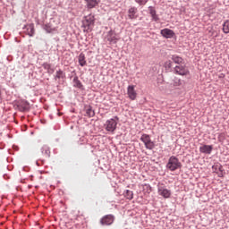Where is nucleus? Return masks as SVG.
<instances>
[{
    "label": "nucleus",
    "mask_w": 229,
    "mask_h": 229,
    "mask_svg": "<svg viewBox=\"0 0 229 229\" xmlns=\"http://www.w3.org/2000/svg\"><path fill=\"white\" fill-rule=\"evenodd\" d=\"M47 33H53L55 31V29H46Z\"/></svg>",
    "instance_id": "28"
},
{
    "label": "nucleus",
    "mask_w": 229,
    "mask_h": 229,
    "mask_svg": "<svg viewBox=\"0 0 229 229\" xmlns=\"http://www.w3.org/2000/svg\"><path fill=\"white\" fill-rule=\"evenodd\" d=\"M161 35L165 38H173L174 37V31L170 29H164L161 30Z\"/></svg>",
    "instance_id": "12"
},
{
    "label": "nucleus",
    "mask_w": 229,
    "mask_h": 229,
    "mask_svg": "<svg viewBox=\"0 0 229 229\" xmlns=\"http://www.w3.org/2000/svg\"><path fill=\"white\" fill-rule=\"evenodd\" d=\"M157 192H158L159 196H162L165 199L171 198V190H167V188H165V186H164V185L158 186Z\"/></svg>",
    "instance_id": "5"
},
{
    "label": "nucleus",
    "mask_w": 229,
    "mask_h": 229,
    "mask_svg": "<svg viewBox=\"0 0 229 229\" xmlns=\"http://www.w3.org/2000/svg\"><path fill=\"white\" fill-rule=\"evenodd\" d=\"M129 19H137V8L131 7L128 11Z\"/></svg>",
    "instance_id": "14"
},
{
    "label": "nucleus",
    "mask_w": 229,
    "mask_h": 229,
    "mask_svg": "<svg viewBox=\"0 0 229 229\" xmlns=\"http://www.w3.org/2000/svg\"><path fill=\"white\" fill-rule=\"evenodd\" d=\"M18 108L20 112H30V102L26 100H21L18 105Z\"/></svg>",
    "instance_id": "10"
},
{
    "label": "nucleus",
    "mask_w": 229,
    "mask_h": 229,
    "mask_svg": "<svg viewBox=\"0 0 229 229\" xmlns=\"http://www.w3.org/2000/svg\"><path fill=\"white\" fill-rule=\"evenodd\" d=\"M106 40H107L109 44H115L116 42H119V38H117V34H115L114 30H110L106 36Z\"/></svg>",
    "instance_id": "7"
},
{
    "label": "nucleus",
    "mask_w": 229,
    "mask_h": 229,
    "mask_svg": "<svg viewBox=\"0 0 229 229\" xmlns=\"http://www.w3.org/2000/svg\"><path fill=\"white\" fill-rule=\"evenodd\" d=\"M41 149L44 158H49V157H51V150H49V147L43 146Z\"/></svg>",
    "instance_id": "16"
},
{
    "label": "nucleus",
    "mask_w": 229,
    "mask_h": 229,
    "mask_svg": "<svg viewBox=\"0 0 229 229\" xmlns=\"http://www.w3.org/2000/svg\"><path fill=\"white\" fill-rule=\"evenodd\" d=\"M172 60L174 62V64H182L183 62V59L177 55H173Z\"/></svg>",
    "instance_id": "21"
},
{
    "label": "nucleus",
    "mask_w": 229,
    "mask_h": 229,
    "mask_svg": "<svg viewBox=\"0 0 229 229\" xmlns=\"http://www.w3.org/2000/svg\"><path fill=\"white\" fill-rule=\"evenodd\" d=\"M181 168L182 163L180 162V159L174 156L170 157L168 163L166 164V169H169V171H176V169Z\"/></svg>",
    "instance_id": "2"
},
{
    "label": "nucleus",
    "mask_w": 229,
    "mask_h": 229,
    "mask_svg": "<svg viewBox=\"0 0 229 229\" xmlns=\"http://www.w3.org/2000/svg\"><path fill=\"white\" fill-rule=\"evenodd\" d=\"M86 3L87 8L92 10V8H96L98 4H99L101 0H84Z\"/></svg>",
    "instance_id": "11"
},
{
    "label": "nucleus",
    "mask_w": 229,
    "mask_h": 229,
    "mask_svg": "<svg viewBox=\"0 0 229 229\" xmlns=\"http://www.w3.org/2000/svg\"><path fill=\"white\" fill-rule=\"evenodd\" d=\"M140 140L144 143L147 149H153L155 148V143L151 141V137L148 134H142Z\"/></svg>",
    "instance_id": "3"
},
{
    "label": "nucleus",
    "mask_w": 229,
    "mask_h": 229,
    "mask_svg": "<svg viewBox=\"0 0 229 229\" xmlns=\"http://www.w3.org/2000/svg\"><path fill=\"white\" fill-rule=\"evenodd\" d=\"M148 10H149V13L152 17V21H155V22H157V21H158V15H157V11L155 10V7L149 6Z\"/></svg>",
    "instance_id": "15"
},
{
    "label": "nucleus",
    "mask_w": 229,
    "mask_h": 229,
    "mask_svg": "<svg viewBox=\"0 0 229 229\" xmlns=\"http://www.w3.org/2000/svg\"><path fill=\"white\" fill-rule=\"evenodd\" d=\"M94 16L89 14L82 20V28L84 33H90L94 29Z\"/></svg>",
    "instance_id": "1"
},
{
    "label": "nucleus",
    "mask_w": 229,
    "mask_h": 229,
    "mask_svg": "<svg viewBox=\"0 0 229 229\" xmlns=\"http://www.w3.org/2000/svg\"><path fill=\"white\" fill-rule=\"evenodd\" d=\"M73 86L77 87L78 89H81V81H80L78 77L73 78Z\"/></svg>",
    "instance_id": "22"
},
{
    "label": "nucleus",
    "mask_w": 229,
    "mask_h": 229,
    "mask_svg": "<svg viewBox=\"0 0 229 229\" xmlns=\"http://www.w3.org/2000/svg\"><path fill=\"white\" fill-rule=\"evenodd\" d=\"M123 196L127 199H133V191L127 190L124 193Z\"/></svg>",
    "instance_id": "20"
},
{
    "label": "nucleus",
    "mask_w": 229,
    "mask_h": 229,
    "mask_svg": "<svg viewBox=\"0 0 229 229\" xmlns=\"http://www.w3.org/2000/svg\"><path fill=\"white\" fill-rule=\"evenodd\" d=\"M27 35L33 37L35 35V27L33 25L27 26Z\"/></svg>",
    "instance_id": "18"
},
{
    "label": "nucleus",
    "mask_w": 229,
    "mask_h": 229,
    "mask_svg": "<svg viewBox=\"0 0 229 229\" xmlns=\"http://www.w3.org/2000/svg\"><path fill=\"white\" fill-rule=\"evenodd\" d=\"M86 114L88 117H94L96 115V113L92 110V106H89L86 107Z\"/></svg>",
    "instance_id": "19"
},
{
    "label": "nucleus",
    "mask_w": 229,
    "mask_h": 229,
    "mask_svg": "<svg viewBox=\"0 0 229 229\" xmlns=\"http://www.w3.org/2000/svg\"><path fill=\"white\" fill-rule=\"evenodd\" d=\"M105 128L106 131H115V128H117V121L113 118L107 120L105 123Z\"/></svg>",
    "instance_id": "6"
},
{
    "label": "nucleus",
    "mask_w": 229,
    "mask_h": 229,
    "mask_svg": "<svg viewBox=\"0 0 229 229\" xmlns=\"http://www.w3.org/2000/svg\"><path fill=\"white\" fill-rule=\"evenodd\" d=\"M115 217L113 215H106L100 219V225L102 226H110L114 224Z\"/></svg>",
    "instance_id": "4"
},
{
    "label": "nucleus",
    "mask_w": 229,
    "mask_h": 229,
    "mask_svg": "<svg viewBox=\"0 0 229 229\" xmlns=\"http://www.w3.org/2000/svg\"><path fill=\"white\" fill-rule=\"evenodd\" d=\"M3 100V88L0 85V103Z\"/></svg>",
    "instance_id": "27"
},
{
    "label": "nucleus",
    "mask_w": 229,
    "mask_h": 229,
    "mask_svg": "<svg viewBox=\"0 0 229 229\" xmlns=\"http://www.w3.org/2000/svg\"><path fill=\"white\" fill-rule=\"evenodd\" d=\"M212 145H203L199 147L200 153H205L206 155H210L212 153Z\"/></svg>",
    "instance_id": "13"
},
{
    "label": "nucleus",
    "mask_w": 229,
    "mask_h": 229,
    "mask_svg": "<svg viewBox=\"0 0 229 229\" xmlns=\"http://www.w3.org/2000/svg\"><path fill=\"white\" fill-rule=\"evenodd\" d=\"M171 64H172L171 61H167L165 63V66L171 68Z\"/></svg>",
    "instance_id": "29"
},
{
    "label": "nucleus",
    "mask_w": 229,
    "mask_h": 229,
    "mask_svg": "<svg viewBox=\"0 0 229 229\" xmlns=\"http://www.w3.org/2000/svg\"><path fill=\"white\" fill-rule=\"evenodd\" d=\"M55 78H57L58 80H60V78H65V73H64L62 70H59L55 73Z\"/></svg>",
    "instance_id": "23"
},
{
    "label": "nucleus",
    "mask_w": 229,
    "mask_h": 229,
    "mask_svg": "<svg viewBox=\"0 0 229 229\" xmlns=\"http://www.w3.org/2000/svg\"><path fill=\"white\" fill-rule=\"evenodd\" d=\"M175 74H179V76H187L189 74V70H187L184 66L177 65L174 67Z\"/></svg>",
    "instance_id": "9"
},
{
    "label": "nucleus",
    "mask_w": 229,
    "mask_h": 229,
    "mask_svg": "<svg viewBox=\"0 0 229 229\" xmlns=\"http://www.w3.org/2000/svg\"><path fill=\"white\" fill-rule=\"evenodd\" d=\"M224 33H229V22L225 21L223 26Z\"/></svg>",
    "instance_id": "25"
},
{
    "label": "nucleus",
    "mask_w": 229,
    "mask_h": 229,
    "mask_svg": "<svg viewBox=\"0 0 229 229\" xmlns=\"http://www.w3.org/2000/svg\"><path fill=\"white\" fill-rule=\"evenodd\" d=\"M79 64L81 67H85L87 65V60H85V54L81 53L78 57Z\"/></svg>",
    "instance_id": "17"
},
{
    "label": "nucleus",
    "mask_w": 229,
    "mask_h": 229,
    "mask_svg": "<svg viewBox=\"0 0 229 229\" xmlns=\"http://www.w3.org/2000/svg\"><path fill=\"white\" fill-rule=\"evenodd\" d=\"M138 4H141V5H144L146 4V3H148V0H135Z\"/></svg>",
    "instance_id": "26"
},
{
    "label": "nucleus",
    "mask_w": 229,
    "mask_h": 229,
    "mask_svg": "<svg viewBox=\"0 0 229 229\" xmlns=\"http://www.w3.org/2000/svg\"><path fill=\"white\" fill-rule=\"evenodd\" d=\"M45 69H50L51 68V64H46L44 65Z\"/></svg>",
    "instance_id": "30"
},
{
    "label": "nucleus",
    "mask_w": 229,
    "mask_h": 229,
    "mask_svg": "<svg viewBox=\"0 0 229 229\" xmlns=\"http://www.w3.org/2000/svg\"><path fill=\"white\" fill-rule=\"evenodd\" d=\"M128 97L131 99V101H135L137 99V91H135V86L130 85L127 88Z\"/></svg>",
    "instance_id": "8"
},
{
    "label": "nucleus",
    "mask_w": 229,
    "mask_h": 229,
    "mask_svg": "<svg viewBox=\"0 0 229 229\" xmlns=\"http://www.w3.org/2000/svg\"><path fill=\"white\" fill-rule=\"evenodd\" d=\"M173 85H174V87H182V80L174 79Z\"/></svg>",
    "instance_id": "24"
}]
</instances>
